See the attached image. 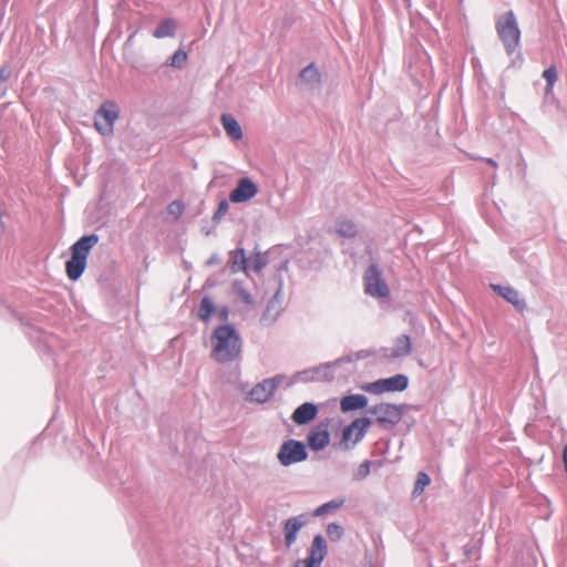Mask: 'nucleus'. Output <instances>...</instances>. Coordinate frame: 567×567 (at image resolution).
Instances as JSON below:
<instances>
[{
    "label": "nucleus",
    "mask_w": 567,
    "mask_h": 567,
    "mask_svg": "<svg viewBox=\"0 0 567 567\" xmlns=\"http://www.w3.org/2000/svg\"><path fill=\"white\" fill-rule=\"evenodd\" d=\"M212 357L219 363H229L239 358L243 341L233 324L216 327L210 337Z\"/></svg>",
    "instance_id": "nucleus-1"
},
{
    "label": "nucleus",
    "mask_w": 567,
    "mask_h": 567,
    "mask_svg": "<svg viewBox=\"0 0 567 567\" xmlns=\"http://www.w3.org/2000/svg\"><path fill=\"white\" fill-rule=\"evenodd\" d=\"M96 234L84 235L71 246V258L65 262L66 275L70 280L75 281L83 275L87 256L94 245L99 243Z\"/></svg>",
    "instance_id": "nucleus-2"
},
{
    "label": "nucleus",
    "mask_w": 567,
    "mask_h": 567,
    "mask_svg": "<svg viewBox=\"0 0 567 567\" xmlns=\"http://www.w3.org/2000/svg\"><path fill=\"white\" fill-rule=\"evenodd\" d=\"M495 30L508 55H512L520 44V29L514 11L509 10L495 20Z\"/></svg>",
    "instance_id": "nucleus-3"
},
{
    "label": "nucleus",
    "mask_w": 567,
    "mask_h": 567,
    "mask_svg": "<svg viewBox=\"0 0 567 567\" xmlns=\"http://www.w3.org/2000/svg\"><path fill=\"white\" fill-rule=\"evenodd\" d=\"M364 292L373 298H388L390 289L385 280L380 265L372 262L363 275Z\"/></svg>",
    "instance_id": "nucleus-4"
},
{
    "label": "nucleus",
    "mask_w": 567,
    "mask_h": 567,
    "mask_svg": "<svg viewBox=\"0 0 567 567\" xmlns=\"http://www.w3.org/2000/svg\"><path fill=\"white\" fill-rule=\"evenodd\" d=\"M118 116V105L113 101H105L95 112L94 127L103 136H110L114 132V123Z\"/></svg>",
    "instance_id": "nucleus-5"
},
{
    "label": "nucleus",
    "mask_w": 567,
    "mask_h": 567,
    "mask_svg": "<svg viewBox=\"0 0 567 567\" xmlns=\"http://www.w3.org/2000/svg\"><path fill=\"white\" fill-rule=\"evenodd\" d=\"M406 405L394 403H380L367 409V413L375 415L377 422L382 426H395L405 413Z\"/></svg>",
    "instance_id": "nucleus-6"
},
{
    "label": "nucleus",
    "mask_w": 567,
    "mask_h": 567,
    "mask_svg": "<svg viewBox=\"0 0 567 567\" xmlns=\"http://www.w3.org/2000/svg\"><path fill=\"white\" fill-rule=\"evenodd\" d=\"M306 444L295 439H288L282 442L277 453V460L280 465L288 467L292 464L303 462L308 458Z\"/></svg>",
    "instance_id": "nucleus-7"
},
{
    "label": "nucleus",
    "mask_w": 567,
    "mask_h": 567,
    "mask_svg": "<svg viewBox=\"0 0 567 567\" xmlns=\"http://www.w3.org/2000/svg\"><path fill=\"white\" fill-rule=\"evenodd\" d=\"M409 385V378L405 374H395L390 378L379 379L362 385L368 393L382 394L384 392H402Z\"/></svg>",
    "instance_id": "nucleus-8"
},
{
    "label": "nucleus",
    "mask_w": 567,
    "mask_h": 567,
    "mask_svg": "<svg viewBox=\"0 0 567 567\" xmlns=\"http://www.w3.org/2000/svg\"><path fill=\"white\" fill-rule=\"evenodd\" d=\"M372 421L362 416L354 419L349 425L342 430V443L346 450L352 449L359 443L368 432Z\"/></svg>",
    "instance_id": "nucleus-9"
},
{
    "label": "nucleus",
    "mask_w": 567,
    "mask_h": 567,
    "mask_svg": "<svg viewBox=\"0 0 567 567\" xmlns=\"http://www.w3.org/2000/svg\"><path fill=\"white\" fill-rule=\"evenodd\" d=\"M284 379V375L277 374L274 378L265 379L257 383L249 392L250 401L257 403L269 401Z\"/></svg>",
    "instance_id": "nucleus-10"
},
{
    "label": "nucleus",
    "mask_w": 567,
    "mask_h": 567,
    "mask_svg": "<svg viewBox=\"0 0 567 567\" xmlns=\"http://www.w3.org/2000/svg\"><path fill=\"white\" fill-rule=\"evenodd\" d=\"M258 192L257 185L248 177L240 178L237 186L230 192L233 203H244L252 198Z\"/></svg>",
    "instance_id": "nucleus-11"
},
{
    "label": "nucleus",
    "mask_w": 567,
    "mask_h": 567,
    "mask_svg": "<svg viewBox=\"0 0 567 567\" xmlns=\"http://www.w3.org/2000/svg\"><path fill=\"white\" fill-rule=\"evenodd\" d=\"M308 523V515L300 514L289 517L284 524L285 545L290 548L297 539L298 532Z\"/></svg>",
    "instance_id": "nucleus-12"
},
{
    "label": "nucleus",
    "mask_w": 567,
    "mask_h": 567,
    "mask_svg": "<svg viewBox=\"0 0 567 567\" xmlns=\"http://www.w3.org/2000/svg\"><path fill=\"white\" fill-rule=\"evenodd\" d=\"M308 445L312 451H322L330 443V433L327 425L319 424L307 435Z\"/></svg>",
    "instance_id": "nucleus-13"
},
{
    "label": "nucleus",
    "mask_w": 567,
    "mask_h": 567,
    "mask_svg": "<svg viewBox=\"0 0 567 567\" xmlns=\"http://www.w3.org/2000/svg\"><path fill=\"white\" fill-rule=\"evenodd\" d=\"M491 288L508 303L513 305L517 311L523 312L526 309L525 300L520 298L519 292L512 286L492 284Z\"/></svg>",
    "instance_id": "nucleus-14"
},
{
    "label": "nucleus",
    "mask_w": 567,
    "mask_h": 567,
    "mask_svg": "<svg viewBox=\"0 0 567 567\" xmlns=\"http://www.w3.org/2000/svg\"><path fill=\"white\" fill-rule=\"evenodd\" d=\"M318 412V405L312 402H305L293 411L291 420L298 425H305L313 421L317 417Z\"/></svg>",
    "instance_id": "nucleus-15"
},
{
    "label": "nucleus",
    "mask_w": 567,
    "mask_h": 567,
    "mask_svg": "<svg viewBox=\"0 0 567 567\" xmlns=\"http://www.w3.org/2000/svg\"><path fill=\"white\" fill-rule=\"evenodd\" d=\"M352 355L341 357L334 361L321 363L316 367L317 375L319 381H332L334 380V370L341 367L343 363L352 362Z\"/></svg>",
    "instance_id": "nucleus-16"
},
{
    "label": "nucleus",
    "mask_w": 567,
    "mask_h": 567,
    "mask_svg": "<svg viewBox=\"0 0 567 567\" xmlns=\"http://www.w3.org/2000/svg\"><path fill=\"white\" fill-rule=\"evenodd\" d=\"M327 555V544L326 539L321 534L315 536L311 547L310 554L308 556L309 559H312V563L317 566H320L322 560Z\"/></svg>",
    "instance_id": "nucleus-17"
},
{
    "label": "nucleus",
    "mask_w": 567,
    "mask_h": 567,
    "mask_svg": "<svg viewBox=\"0 0 567 567\" xmlns=\"http://www.w3.org/2000/svg\"><path fill=\"white\" fill-rule=\"evenodd\" d=\"M368 405V398L363 394H350L341 399L340 408L342 412H350L364 409Z\"/></svg>",
    "instance_id": "nucleus-18"
},
{
    "label": "nucleus",
    "mask_w": 567,
    "mask_h": 567,
    "mask_svg": "<svg viewBox=\"0 0 567 567\" xmlns=\"http://www.w3.org/2000/svg\"><path fill=\"white\" fill-rule=\"evenodd\" d=\"M226 134L234 141L243 138V130L238 121L230 114H223L220 117Z\"/></svg>",
    "instance_id": "nucleus-19"
},
{
    "label": "nucleus",
    "mask_w": 567,
    "mask_h": 567,
    "mask_svg": "<svg viewBox=\"0 0 567 567\" xmlns=\"http://www.w3.org/2000/svg\"><path fill=\"white\" fill-rule=\"evenodd\" d=\"M412 351L411 339L408 334H402L394 340L391 358H404L410 355Z\"/></svg>",
    "instance_id": "nucleus-20"
},
{
    "label": "nucleus",
    "mask_w": 567,
    "mask_h": 567,
    "mask_svg": "<svg viewBox=\"0 0 567 567\" xmlns=\"http://www.w3.org/2000/svg\"><path fill=\"white\" fill-rule=\"evenodd\" d=\"M300 80L311 89L318 87L321 83V75L315 63L303 68L299 74Z\"/></svg>",
    "instance_id": "nucleus-21"
},
{
    "label": "nucleus",
    "mask_w": 567,
    "mask_h": 567,
    "mask_svg": "<svg viewBox=\"0 0 567 567\" xmlns=\"http://www.w3.org/2000/svg\"><path fill=\"white\" fill-rule=\"evenodd\" d=\"M230 261L231 272L236 274L238 271H247L249 260L245 255L244 248H238L234 251H230Z\"/></svg>",
    "instance_id": "nucleus-22"
},
{
    "label": "nucleus",
    "mask_w": 567,
    "mask_h": 567,
    "mask_svg": "<svg viewBox=\"0 0 567 567\" xmlns=\"http://www.w3.org/2000/svg\"><path fill=\"white\" fill-rule=\"evenodd\" d=\"M336 233L344 238H353L358 234V227L352 220L341 218L337 221Z\"/></svg>",
    "instance_id": "nucleus-23"
},
{
    "label": "nucleus",
    "mask_w": 567,
    "mask_h": 567,
    "mask_svg": "<svg viewBox=\"0 0 567 567\" xmlns=\"http://www.w3.org/2000/svg\"><path fill=\"white\" fill-rule=\"evenodd\" d=\"M176 23L173 19H165L155 28L153 37L157 39L171 38L175 35Z\"/></svg>",
    "instance_id": "nucleus-24"
},
{
    "label": "nucleus",
    "mask_w": 567,
    "mask_h": 567,
    "mask_svg": "<svg viewBox=\"0 0 567 567\" xmlns=\"http://www.w3.org/2000/svg\"><path fill=\"white\" fill-rule=\"evenodd\" d=\"M215 310H216V306H215L214 301L208 296H205L200 300V303L198 306L197 317L202 321L208 322L210 320L212 316L214 315Z\"/></svg>",
    "instance_id": "nucleus-25"
},
{
    "label": "nucleus",
    "mask_w": 567,
    "mask_h": 567,
    "mask_svg": "<svg viewBox=\"0 0 567 567\" xmlns=\"http://www.w3.org/2000/svg\"><path fill=\"white\" fill-rule=\"evenodd\" d=\"M344 504V499H332L330 502H327L319 507H317L313 512V516H323L328 513H331L338 508H340Z\"/></svg>",
    "instance_id": "nucleus-26"
},
{
    "label": "nucleus",
    "mask_w": 567,
    "mask_h": 567,
    "mask_svg": "<svg viewBox=\"0 0 567 567\" xmlns=\"http://www.w3.org/2000/svg\"><path fill=\"white\" fill-rule=\"evenodd\" d=\"M187 58H188V55H187L186 51L183 48H179L178 50H176L174 52L172 58L165 64L181 70L184 68V65L187 61Z\"/></svg>",
    "instance_id": "nucleus-27"
},
{
    "label": "nucleus",
    "mask_w": 567,
    "mask_h": 567,
    "mask_svg": "<svg viewBox=\"0 0 567 567\" xmlns=\"http://www.w3.org/2000/svg\"><path fill=\"white\" fill-rule=\"evenodd\" d=\"M543 78L546 81L545 93L549 94L553 92L554 85L557 81V70L554 65L547 68L543 72Z\"/></svg>",
    "instance_id": "nucleus-28"
},
{
    "label": "nucleus",
    "mask_w": 567,
    "mask_h": 567,
    "mask_svg": "<svg viewBox=\"0 0 567 567\" xmlns=\"http://www.w3.org/2000/svg\"><path fill=\"white\" fill-rule=\"evenodd\" d=\"M431 483L430 476L425 472H420L414 483L413 496L416 497L423 493L424 488Z\"/></svg>",
    "instance_id": "nucleus-29"
},
{
    "label": "nucleus",
    "mask_w": 567,
    "mask_h": 567,
    "mask_svg": "<svg viewBox=\"0 0 567 567\" xmlns=\"http://www.w3.org/2000/svg\"><path fill=\"white\" fill-rule=\"evenodd\" d=\"M234 291L237 293V296L246 303L251 305L254 302L252 296L250 292L244 287V284L241 281L236 280L233 284Z\"/></svg>",
    "instance_id": "nucleus-30"
},
{
    "label": "nucleus",
    "mask_w": 567,
    "mask_h": 567,
    "mask_svg": "<svg viewBox=\"0 0 567 567\" xmlns=\"http://www.w3.org/2000/svg\"><path fill=\"white\" fill-rule=\"evenodd\" d=\"M327 535L331 542H338L343 537L344 529L338 523H330L327 526Z\"/></svg>",
    "instance_id": "nucleus-31"
},
{
    "label": "nucleus",
    "mask_w": 567,
    "mask_h": 567,
    "mask_svg": "<svg viewBox=\"0 0 567 567\" xmlns=\"http://www.w3.org/2000/svg\"><path fill=\"white\" fill-rule=\"evenodd\" d=\"M316 367L296 373L295 379L301 382L319 381Z\"/></svg>",
    "instance_id": "nucleus-32"
},
{
    "label": "nucleus",
    "mask_w": 567,
    "mask_h": 567,
    "mask_svg": "<svg viewBox=\"0 0 567 567\" xmlns=\"http://www.w3.org/2000/svg\"><path fill=\"white\" fill-rule=\"evenodd\" d=\"M370 467L371 461L367 460L363 463H361L353 474V480L363 481L364 478H367L368 475L370 474Z\"/></svg>",
    "instance_id": "nucleus-33"
},
{
    "label": "nucleus",
    "mask_w": 567,
    "mask_h": 567,
    "mask_svg": "<svg viewBox=\"0 0 567 567\" xmlns=\"http://www.w3.org/2000/svg\"><path fill=\"white\" fill-rule=\"evenodd\" d=\"M267 265V261L265 257L261 255V252H256L254 258L250 260V264H248V268H251L256 272L261 271Z\"/></svg>",
    "instance_id": "nucleus-34"
},
{
    "label": "nucleus",
    "mask_w": 567,
    "mask_h": 567,
    "mask_svg": "<svg viewBox=\"0 0 567 567\" xmlns=\"http://www.w3.org/2000/svg\"><path fill=\"white\" fill-rule=\"evenodd\" d=\"M228 209H229V204H228L227 199H221L218 203V207H217L216 212L213 215V221L214 223H219L221 217L227 214Z\"/></svg>",
    "instance_id": "nucleus-35"
},
{
    "label": "nucleus",
    "mask_w": 567,
    "mask_h": 567,
    "mask_svg": "<svg viewBox=\"0 0 567 567\" xmlns=\"http://www.w3.org/2000/svg\"><path fill=\"white\" fill-rule=\"evenodd\" d=\"M184 209H185V206L181 200H174L167 207L168 214L174 216L176 219L181 217Z\"/></svg>",
    "instance_id": "nucleus-36"
},
{
    "label": "nucleus",
    "mask_w": 567,
    "mask_h": 567,
    "mask_svg": "<svg viewBox=\"0 0 567 567\" xmlns=\"http://www.w3.org/2000/svg\"><path fill=\"white\" fill-rule=\"evenodd\" d=\"M214 313L223 322H227L229 319V308L227 306L216 307Z\"/></svg>",
    "instance_id": "nucleus-37"
},
{
    "label": "nucleus",
    "mask_w": 567,
    "mask_h": 567,
    "mask_svg": "<svg viewBox=\"0 0 567 567\" xmlns=\"http://www.w3.org/2000/svg\"><path fill=\"white\" fill-rule=\"evenodd\" d=\"M11 75V70L8 65H2L0 68V84L7 82Z\"/></svg>",
    "instance_id": "nucleus-38"
},
{
    "label": "nucleus",
    "mask_w": 567,
    "mask_h": 567,
    "mask_svg": "<svg viewBox=\"0 0 567 567\" xmlns=\"http://www.w3.org/2000/svg\"><path fill=\"white\" fill-rule=\"evenodd\" d=\"M295 567H318V566L312 563V559H309L308 557H306L303 559H298L295 563Z\"/></svg>",
    "instance_id": "nucleus-39"
},
{
    "label": "nucleus",
    "mask_w": 567,
    "mask_h": 567,
    "mask_svg": "<svg viewBox=\"0 0 567 567\" xmlns=\"http://www.w3.org/2000/svg\"><path fill=\"white\" fill-rule=\"evenodd\" d=\"M476 549V545L473 543H468L463 547L464 556L466 558H471Z\"/></svg>",
    "instance_id": "nucleus-40"
},
{
    "label": "nucleus",
    "mask_w": 567,
    "mask_h": 567,
    "mask_svg": "<svg viewBox=\"0 0 567 567\" xmlns=\"http://www.w3.org/2000/svg\"><path fill=\"white\" fill-rule=\"evenodd\" d=\"M370 355L369 351L367 350H361L359 352L355 353L354 358L352 357L353 360H360V359H365Z\"/></svg>",
    "instance_id": "nucleus-41"
},
{
    "label": "nucleus",
    "mask_w": 567,
    "mask_h": 567,
    "mask_svg": "<svg viewBox=\"0 0 567 567\" xmlns=\"http://www.w3.org/2000/svg\"><path fill=\"white\" fill-rule=\"evenodd\" d=\"M563 461H564L565 472L567 473V443L564 445V449H563Z\"/></svg>",
    "instance_id": "nucleus-42"
},
{
    "label": "nucleus",
    "mask_w": 567,
    "mask_h": 567,
    "mask_svg": "<svg viewBox=\"0 0 567 567\" xmlns=\"http://www.w3.org/2000/svg\"><path fill=\"white\" fill-rule=\"evenodd\" d=\"M487 164H489L492 167L496 168L497 163L493 158H483Z\"/></svg>",
    "instance_id": "nucleus-43"
},
{
    "label": "nucleus",
    "mask_w": 567,
    "mask_h": 567,
    "mask_svg": "<svg viewBox=\"0 0 567 567\" xmlns=\"http://www.w3.org/2000/svg\"><path fill=\"white\" fill-rule=\"evenodd\" d=\"M217 261H218L217 256H212V257L208 259L207 264H208V265H213V264H216Z\"/></svg>",
    "instance_id": "nucleus-44"
},
{
    "label": "nucleus",
    "mask_w": 567,
    "mask_h": 567,
    "mask_svg": "<svg viewBox=\"0 0 567 567\" xmlns=\"http://www.w3.org/2000/svg\"><path fill=\"white\" fill-rule=\"evenodd\" d=\"M134 35H135V32H134V33H132V34L128 37V39H127V43L133 41Z\"/></svg>",
    "instance_id": "nucleus-45"
}]
</instances>
